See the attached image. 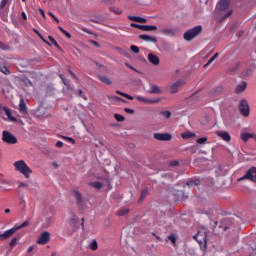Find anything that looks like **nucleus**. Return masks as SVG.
Instances as JSON below:
<instances>
[{
  "mask_svg": "<svg viewBox=\"0 0 256 256\" xmlns=\"http://www.w3.org/2000/svg\"><path fill=\"white\" fill-rule=\"evenodd\" d=\"M14 167L16 171H19V173H22L26 179H29L31 177V173H33V170L29 168L27 163H25L23 160H18L14 162Z\"/></svg>",
  "mask_w": 256,
  "mask_h": 256,
  "instance_id": "f257e3e1",
  "label": "nucleus"
},
{
  "mask_svg": "<svg viewBox=\"0 0 256 256\" xmlns=\"http://www.w3.org/2000/svg\"><path fill=\"white\" fill-rule=\"evenodd\" d=\"M231 227H233V220L224 219L220 222L219 226H214L213 233L214 235H223V232L231 229Z\"/></svg>",
  "mask_w": 256,
  "mask_h": 256,
  "instance_id": "f03ea898",
  "label": "nucleus"
},
{
  "mask_svg": "<svg viewBox=\"0 0 256 256\" xmlns=\"http://www.w3.org/2000/svg\"><path fill=\"white\" fill-rule=\"evenodd\" d=\"M203 33V26H195L194 28L186 31L183 35L185 41H193L195 37H198V35H201Z\"/></svg>",
  "mask_w": 256,
  "mask_h": 256,
  "instance_id": "7ed1b4c3",
  "label": "nucleus"
},
{
  "mask_svg": "<svg viewBox=\"0 0 256 256\" xmlns=\"http://www.w3.org/2000/svg\"><path fill=\"white\" fill-rule=\"evenodd\" d=\"M247 179L248 181H252V183H256V167L253 166L250 169H248L244 176L238 179V181H245Z\"/></svg>",
  "mask_w": 256,
  "mask_h": 256,
  "instance_id": "20e7f679",
  "label": "nucleus"
},
{
  "mask_svg": "<svg viewBox=\"0 0 256 256\" xmlns=\"http://www.w3.org/2000/svg\"><path fill=\"white\" fill-rule=\"evenodd\" d=\"M2 141L4 143H8V145H15V143H17V137H15L11 132L5 130L2 132Z\"/></svg>",
  "mask_w": 256,
  "mask_h": 256,
  "instance_id": "39448f33",
  "label": "nucleus"
},
{
  "mask_svg": "<svg viewBox=\"0 0 256 256\" xmlns=\"http://www.w3.org/2000/svg\"><path fill=\"white\" fill-rule=\"evenodd\" d=\"M239 111L243 117H249L250 109H249V102L247 100L242 99L239 105Z\"/></svg>",
  "mask_w": 256,
  "mask_h": 256,
  "instance_id": "423d86ee",
  "label": "nucleus"
},
{
  "mask_svg": "<svg viewBox=\"0 0 256 256\" xmlns=\"http://www.w3.org/2000/svg\"><path fill=\"white\" fill-rule=\"evenodd\" d=\"M49 241H51V233L45 231L39 236V238L37 240V244L38 245H47V243H49Z\"/></svg>",
  "mask_w": 256,
  "mask_h": 256,
  "instance_id": "0eeeda50",
  "label": "nucleus"
},
{
  "mask_svg": "<svg viewBox=\"0 0 256 256\" xmlns=\"http://www.w3.org/2000/svg\"><path fill=\"white\" fill-rule=\"evenodd\" d=\"M130 26L134 27L135 29H140L141 31H157V26L155 25H141L131 23Z\"/></svg>",
  "mask_w": 256,
  "mask_h": 256,
  "instance_id": "6e6552de",
  "label": "nucleus"
},
{
  "mask_svg": "<svg viewBox=\"0 0 256 256\" xmlns=\"http://www.w3.org/2000/svg\"><path fill=\"white\" fill-rule=\"evenodd\" d=\"M153 137L156 141H171L173 139V135L169 133H154Z\"/></svg>",
  "mask_w": 256,
  "mask_h": 256,
  "instance_id": "1a4fd4ad",
  "label": "nucleus"
},
{
  "mask_svg": "<svg viewBox=\"0 0 256 256\" xmlns=\"http://www.w3.org/2000/svg\"><path fill=\"white\" fill-rule=\"evenodd\" d=\"M185 85V81L177 80L176 82L170 85V93L171 95H175V93L179 92V88Z\"/></svg>",
  "mask_w": 256,
  "mask_h": 256,
  "instance_id": "9d476101",
  "label": "nucleus"
},
{
  "mask_svg": "<svg viewBox=\"0 0 256 256\" xmlns=\"http://www.w3.org/2000/svg\"><path fill=\"white\" fill-rule=\"evenodd\" d=\"M195 239L199 243V245H203V249H207V235L199 232L196 236Z\"/></svg>",
  "mask_w": 256,
  "mask_h": 256,
  "instance_id": "9b49d317",
  "label": "nucleus"
},
{
  "mask_svg": "<svg viewBox=\"0 0 256 256\" xmlns=\"http://www.w3.org/2000/svg\"><path fill=\"white\" fill-rule=\"evenodd\" d=\"M14 233H17V228H11L4 233L0 234V241H5V239H9Z\"/></svg>",
  "mask_w": 256,
  "mask_h": 256,
  "instance_id": "f8f14e48",
  "label": "nucleus"
},
{
  "mask_svg": "<svg viewBox=\"0 0 256 256\" xmlns=\"http://www.w3.org/2000/svg\"><path fill=\"white\" fill-rule=\"evenodd\" d=\"M136 99H137V101H141V103H149L150 105L159 103V101H161V99H159V98L148 99L143 96H137Z\"/></svg>",
  "mask_w": 256,
  "mask_h": 256,
  "instance_id": "ddd939ff",
  "label": "nucleus"
},
{
  "mask_svg": "<svg viewBox=\"0 0 256 256\" xmlns=\"http://www.w3.org/2000/svg\"><path fill=\"white\" fill-rule=\"evenodd\" d=\"M1 109L3 112H5V115H7L9 121H12L13 123H17V118L13 117V114L11 113V109H9L6 106H3V107L0 106V111Z\"/></svg>",
  "mask_w": 256,
  "mask_h": 256,
  "instance_id": "4468645a",
  "label": "nucleus"
},
{
  "mask_svg": "<svg viewBox=\"0 0 256 256\" xmlns=\"http://www.w3.org/2000/svg\"><path fill=\"white\" fill-rule=\"evenodd\" d=\"M148 61L149 63H151L152 65H159V63H161V60L159 59V56L153 54V53H150L148 54Z\"/></svg>",
  "mask_w": 256,
  "mask_h": 256,
  "instance_id": "2eb2a0df",
  "label": "nucleus"
},
{
  "mask_svg": "<svg viewBox=\"0 0 256 256\" xmlns=\"http://www.w3.org/2000/svg\"><path fill=\"white\" fill-rule=\"evenodd\" d=\"M245 89H247V82L242 81L240 84L236 86L234 93H236V95H241V93H243Z\"/></svg>",
  "mask_w": 256,
  "mask_h": 256,
  "instance_id": "dca6fc26",
  "label": "nucleus"
},
{
  "mask_svg": "<svg viewBox=\"0 0 256 256\" xmlns=\"http://www.w3.org/2000/svg\"><path fill=\"white\" fill-rule=\"evenodd\" d=\"M216 135L221 139H223V141H226L227 143L231 141V135H229L227 131H217Z\"/></svg>",
  "mask_w": 256,
  "mask_h": 256,
  "instance_id": "f3484780",
  "label": "nucleus"
},
{
  "mask_svg": "<svg viewBox=\"0 0 256 256\" xmlns=\"http://www.w3.org/2000/svg\"><path fill=\"white\" fill-rule=\"evenodd\" d=\"M139 39H142V41H147V42H150V43H157V37L150 36V35H147V34L139 35Z\"/></svg>",
  "mask_w": 256,
  "mask_h": 256,
  "instance_id": "a211bd4d",
  "label": "nucleus"
},
{
  "mask_svg": "<svg viewBox=\"0 0 256 256\" xmlns=\"http://www.w3.org/2000/svg\"><path fill=\"white\" fill-rule=\"evenodd\" d=\"M148 93H150V95H161L162 90L159 86L157 85H150V90L148 91Z\"/></svg>",
  "mask_w": 256,
  "mask_h": 256,
  "instance_id": "6ab92c4d",
  "label": "nucleus"
},
{
  "mask_svg": "<svg viewBox=\"0 0 256 256\" xmlns=\"http://www.w3.org/2000/svg\"><path fill=\"white\" fill-rule=\"evenodd\" d=\"M229 3H230V0H220L218 2L219 9L221 11H227V9H229Z\"/></svg>",
  "mask_w": 256,
  "mask_h": 256,
  "instance_id": "aec40b11",
  "label": "nucleus"
},
{
  "mask_svg": "<svg viewBox=\"0 0 256 256\" xmlns=\"http://www.w3.org/2000/svg\"><path fill=\"white\" fill-rule=\"evenodd\" d=\"M73 197H75L77 205H81V203H83V195H81V192L74 190Z\"/></svg>",
  "mask_w": 256,
  "mask_h": 256,
  "instance_id": "412c9836",
  "label": "nucleus"
},
{
  "mask_svg": "<svg viewBox=\"0 0 256 256\" xmlns=\"http://www.w3.org/2000/svg\"><path fill=\"white\" fill-rule=\"evenodd\" d=\"M19 111L20 113L27 115V104L25 103L24 99H20Z\"/></svg>",
  "mask_w": 256,
  "mask_h": 256,
  "instance_id": "4be33fe9",
  "label": "nucleus"
},
{
  "mask_svg": "<svg viewBox=\"0 0 256 256\" xmlns=\"http://www.w3.org/2000/svg\"><path fill=\"white\" fill-rule=\"evenodd\" d=\"M129 21H134L136 23H147V19L141 18L139 16H128Z\"/></svg>",
  "mask_w": 256,
  "mask_h": 256,
  "instance_id": "5701e85b",
  "label": "nucleus"
},
{
  "mask_svg": "<svg viewBox=\"0 0 256 256\" xmlns=\"http://www.w3.org/2000/svg\"><path fill=\"white\" fill-rule=\"evenodd\" d=\"M160 33H162V35H168L169 37H173L175 35V30L171 28H164L160 30Z\"/></svg>",
  "mask_w": 256,
  "mask_h": 256,
  "instance_id": "b1692460",
  "label": "nucleus"
},
{
  "mask_svg": "<svg viewBox=\"0 0 256 256\" xmlns=\"http://www.w3.org/2000/svg\"><path fill=\"white\" fill-rule=\"evenodd\" d=\"M149 195V188H143L141 190L140 199L138 200V203H142V201Z\"/></svg>",
  "mask_w": 256,
  "mask_h": 256,
  "instance_id": "393cba45",
  "label": "nucleus"
},
{
  "mask_svg": "<svg viewBox=\"0 0 256 256\" xmlns=\"http://www.w3.org/2000/svg\"><path fill=\"white\" fill-rule=\"evenodd\" d=\"M255 137V134H251V133H242L241 134V139L242 141H244V143H247V141H249V139H253Z\"/></svg>",
  "mask_w": 256,
  "mask_h": 256,
  "instance_id": "a878e982",
  "label": "nucleus"
},
{
  "mask_svg": "<svg viewBox=\"0 0 256 256\" xmlns=\"http://www.w3.org/2000/svg\"><path fill=\"white\" fill-rule=\"evenodd\" d=\"M241 69V63L237 62L229 68V73H235Z\"/></svg>",
  "mask_w": 256,
  "mask_h": 256,
  "instance_id": "bb28decb",
  "label": "nucleus"
},
{
  "mask_svg": "<svg viewBox=\"0 0 256 256\" xmlns=\"http://www.w3.org/2000/svg\"><path fill=\"white\" fill-rule=\"evenodd\" d=\"M48 39L52 43V45H54V47H56V49H59V51H61L63 53V49L61 48V46H59V43H57V40H55V38H53V36H48Z\"/></svg>",
  "mask_w": 256,
  "mask_h": 256,
  "instance_id": "cd10ccee",
  "label": "nucleus"
},
{
  "mask_svg": "<svg viewBox=\"0 0 256 256\" xmlns=\"http://www.w3.org/2000/svg\"><path fill=\"white\" fill-rule=\"evenodd\" d=\"M107 97L110 101H121L122 103H127V101L125 99H123L119 96L108 95Z\"/></svg>",
  "mask_w": 256,
  "mask_h": 256,
  "instance_id": "c85d7f7f",
  "label": "nucleus"
},
{
  "mask_svg": "<svg viewBox=\"0 0 256 256\" xmlns=\"http://www.w3.org/2000/svg\"><path fill=\"white\" fill-rule=\"evenodd\" d=\"M98 79H100V81L106 85H113V82L107 76H98Z\"/></svg>",
  "mask_w": 256,
  "mask_h": 256,
  "instance_id": "c756f323",
  "label": "nucleus"
},
{
  "mask_svg": "<svg viewBox=\"0 0 256 256\" xmlns=\"http://www.w3.org/2000/svg\"><path fill=\"white\" fill-rule=\"evenodd\" d=\"M223 86H218L212 90V95H221L223 93Z\"/></svg>",
  "mask_w": 256,
  "mask_h": 256,
  "instance_id": "7c9ffc66",
  "label": "nucleus"
},
{
  "mask_svg": "<svg viewBox=\"0 0 256 256\" xmlns=\"http://www.w3.org/2000/svg\"><path fill=\"white\" fill-rule=\"evenodd\" d=\"M117 95H121V97H125L126 99H129V101H133V96L125 93V92H121L119 90L116 91Z\"/></svg>",
  "mask_w": 256,
  "mask_h": 256,
  "instance_id": "2f4dec72",
  "label": "nucleus"
},
{
  "mask_svg": "<svg viewBox=\"0 0 256 256\" xmlns=\"http://www.w3.org/2000/svg\"><path fill=\"white\" fill-rule=\"evenodd\" d=\"M99 248V245L97 244V240H92V242L89 244V249L92 251H97Z\"/></svg>",
  "mask_w": 256,
  "mask_h": 256,
  "instance_id": "473e14b6",
  "label": "nucleus"
},
{
  "mask_svg": "<svg viewBox=\"0 0 256 256\" xmlns=\"http://www.w3.org/2000/svg\"><path fill=\"white\" fill-rule=\"evenodd\" d=\"M182 139H191V137H195V133L193 132H185L181 134Z\"/></svg>",
  "mask_w": 256,
  "mask_h": 256,
  "instance_id": "72a5a7b5",
  "label": "nucleus"
},
{
  "mask_svg": "<svg viewBox=\"0 0 256 256\" xmlns=\"http://www.w3.org/2000/svg\"><path fill=\"white\" fill-rule=\"evenodd\" d=\"M21 83H23V85H25V87H33V82H31V80H29V78H23L21 80Z\"/></svg>",
  "mask_w": 256,
  "mask_h": 256,
  "instance_id": "f704fd0d",
  "label": "nucleus"
},
{
  "mask_svg": "<svg viewBox=\"0 0 256 256\" xmlns=\"http://www.w3.org/2000/svg\"><path fill=\"white\" fill-rule=\"evenodd\" d=\"M90 187H93L94 189H103V183L92 182V183H90Z\"/></svg>",
  "mask_w": 256,
  "mask_h": 256,
  "instance_id": "c9c22d12",
  "label": "nucleus"
},
{
  "mask_svg": "<svg viewBox=\"0 0 256 256\" xmlns=\"http://www.w3.org/2000/svg\"><path fill=\"white\" fill-rule=\"evenodd\" d=\"M47 95H53L55 93V87L52 84L48 85L46 88Z\"/></svg>",
  "mask_w": 256,
  "mask_h": 256,
  "instance_id": "e433bc0d",
  "label": "nucleus"
},
{
  "mask_svg": "<svg viewBox=\"0 0 256 256\" xmlns=\"http://www.w3.org/2000/svg\"><path fill=\"white\" fill-rule=\"evenodd\" d=\"M217 57H219V53H216L213 57H211L208 62L204 65V67H209L211 65V63H213V61H215V59H217Z\"/></svg>",
  "mask_w": 256,
  "mask_h": 256,
  "instance_id": "4c0bfd02",
  "label": "nucleus"
},
{
  "mask_svg": "<svg viewBox=\"0 0 256 256\" xmlns=\"http://www.w3.org/2000/svg\"><path fill=\"white\" fill-rule=\"evenodd\" d=\"M0 71L4 75H11V71L9 70V68H7V66H0Z\"/></svg>",
  "mask_w": 256,
  "mask_h": 256,
  "instance_id": "58836bf2",
  "label": "nucleus"
},
{
  "mask_svg": "<svg viewBox=\"0 0 256 256\" xmlns=\"http://www.w3.org/2000/svg\"><path fill=\"white\" fill-rule=\"evenodd\" d=\"M127 213H129V209L125 208V209L119 210L117 212V215H118V217H125V215H127Z\"/></svg>",
  "mask_w": 256,
  "mask_h": 256,
  "instance_id": "ea45409f",
  "label": "nucleus"
},
{
  "mask_svg": "<svg viewBox=\"0 0 256 256\" xmlns=\"http://www.w3.org/2000/svg\"><path fill=\"white\" fill-rule=\"evenodd\" d=\"M114 118L116 119V121H118L119 123L125 121V116L121 115V114H114Z\"/></svg>",
  "mask_w": 256,
  "mask_h": 256,
  "instance_id": "a19ab883",
  "label": "nucleus"
},
{
  "mask_svg": "<svg viewBox=\"0 0 256 256\" xmlns=\"http://www.w3.org/2000/svg\"><path fill=\"white\" fill-rule=\"evenodd\" d=\"M168 241H171V243H173V245H175V243H177V236H175V234H170L168 236Z\"/></svg>",
  "mask_w": 256,
  "mask_h": 256,
  "instance_id": "79ce46f5",
  "label": "nucleus"
},
{
  "mask_svg": "<svg viewBox=\"0 0 256 256\" xmlns=\"http://www.w3.org/2000/svg\"><path fill=\"white\" fill-rule=\"evenodd\" d=\"M0 49H2V51H9V49H11V46L3 42H0Z\"/></svg>",
  "mask_w": 256,
  "mask_h": 256,
  "instance_id": "37998d69",
  "label": "nucleus"
},
{
  "mask_svg": "<svg viewBox=\"0 0 256 256\" xmlns=\"http://www.w3.org/2000/svg\"><path fill=\"white\" fill-rule=\"evenodd\" d=\"M160 115H163V117H165V119H170L171 118V111H169V110L162 111V112H160Z\"/></svg>",
  "mask_w": 256,
  "mask_h": 256,
  "instance_id": "c03bdc74",
  "label": "nucleus"
},
{
  "mask_svg": "<svg viewBox=\"0 0 256 256\" xmlns=\"http://www.w3.org/2000/svg\"><path fill=\"white\" fill-rule=\"evenodd\" d=\"M27 225H29V221H24L21 225L14 226V229H16V231H19V229H23V227H27Z\"/></svg>",
  "mask_w": 256,
  "mask_h": 256,
  "instance_id": "a18cd8bd",
  "label": "nucleus"
},
{
  "mask_svg": "<svg viewBox=\"0 0 256 256\" xmlns=\"http://www.w3.org/2000/svg\"><path fill=\"white\" fill-rule=\"evenodd\" d=\"M117 51L120 53V55H123L124 57H129V52H126L123 48H117Z\"/></svg>",
  "mask_w": 256,
  "mask_h": 256,
  "instance_id": "49530a36",
  "label": "nucleus"
},
{
  "mask_svg": "<svg viewBox=\"0 0 256 256\" xmlns=\"http://www.w3.org/2000/svg\"><path fill=\"white\" fill-rule=\"evenodd\" d=\"M196 143H198L199 145H205V143H207V137L197 139Z\"/></svg>",
  "mask_w": 256,
  "mask_h": 256,
  "instance_id": "de8ad7c7",
  "label": "nucleus"
},
{
  "mask_svg": "<svg viewBox=\"0 0 256 256\" xmlns=\"http://www.w3.org/2000/svg\"><path fill=\"white\" fill-rule=\"evenodd\" d=\"M7 3H9V0H1V3H0L1 11H3V9H5Z\"/></svg>",
  "mask_w": 256,
  "mask_h": 256,
  "instance_id": "09e8293b",
  "label": "nucleus"
},
{
  "mask_svg": "<svg viewBox=\"0 0 256 256\" xmlns=\"http://www.w3.org/2000/svg\"><path fill=\"white\" fill-rule=\"evenodd\" d=\"M15 245H17V237L13 238L10 243H9V247L13 248L15 247Z\"/></svg>",
  "mask_w": 256,
  "mask_h": 256,
  "instance_id": "8fccbe9b",
  "label": "nucleus"
},
{
  "mask_svg": "<svg viewBox=\"0 0 256 256\" xmlns=\"http://www.w3.org/2000/svg\"><path fill=\"white\" fill-rule=\"evenodd\" d=\"M63 139L65 141H69V143H72V145H75V139H73L71 137H67V136H63Z\"/></svg>",
  "mask_w": 256,
  "mask_h": 256,
  "instance_id": "3c124183",
  "label": "nucleus"
},
{
  "mask_svg": "<svg viewBox=\"0 0 256 256\" xmlns=\"http://www.w3.org/2000/svg\"><path fill=\"white\" fill-rule=\"evenodd\" d=\"M110 11H112V13H115V15H121V13H123V11L119 10V9H116L111 7L110 8Z\"/></svg>",
  "mask_w": 256,
  "mask_h": 256,
  "instance_id": "603ef678",
  "label": "nucleus"
},
{
  "mask_svg": "<svg viewBox=\"0 0 256 256\" xmlns=\"http://www.w3.org/2000/svg\"><path fill=\"white\" fill-rule=\"evenodd\" d=\"M104 5H113L115 3V0H101Z\"/></svg>",
  "mask_w": 256,
  "mask_h": 256,
  "instance_id": "864d4df0",
  "label": "nucleus"
},
{
  "mask_svg": "<svg viewBox=\"0 0 256 256\" xmlns=\"http://www.w3.org/2000/svg\"><path fill=\"white\" fill-rule=\"evenodd\" d=\"M124 111H125V113H128L129 115H135V110H133V109L125 108Z\"/></svg>",
  "mask_w": 256,
  "mask_h": 256,
  "instance_id": "5fc2aeb1",
  "label": "nucleus"
},
{
  "mask_svg": "<svg viewBox=\"0 0 256 256\" xmlns=\"http://www.w3.org/2000/svg\"><path fill=\"white\" fill-rule=\"evenodd\" d=\"M64 85L66 86V91H73V88L71 87V85H69V82L64 81Z\"/></svg>",
  "mask_w": 256,
  "mask_h": 256,
  "instance_id": "6e6d98bb",
  "label": "nucleus"
},
{
  "mask_svg": "<svg viewBox=\"0 0 256 256\" xmlns=\"http://www.w3.org/2000/svg\"><path fill=\"white\" fill-rule=\"evenodd\" d=\"M130 49L133 51V53H139V47H137V46H135V45H132L131 47H130Z\"/></svg>",
  "mask_w": 256,
  "mask_h": 256,
  "instance_id": "4d7b16f0",
  "label": "nucleus"
},
{
  "mask_svg": "<svg viewBox=\"0 0 256 256\" xmlns=\"http://www.w3.org/2000/svg\"><path fill=\"white\" fill-rule=\"evenodd\" d=\"M74 49H75V51H77V52H73L74 55H76V57H79V56L83 55V54L81 53V50H79V48L74 47Z\"/></svg>",
  "mask_w": 256,
  "mask_h": 256,
  "instance_id": "13d9d810",
  "label": "nucleus"
},
{
  "mask_svg": "<svg viewBox=\"0 0 256 256\" xmlns=\"http://www.w3.org/2000/svg\"><path fill=\"white\" fill-rule=\"evenodd\" d=\"M232 13H233V11H232V10H229L228 13L225 14V15L222 17L221 21H225V19H227V17H229Z\"/></svg>",
  "mask_w": 256,
  "mask_h": 256,
  "instance_id": "bf43d9fd",
  "label": "nucleus"
},
{
  "mask_svg": "<svg viewBox=\"0 0 256 256\" xmlns=\"http://www.w3.org/2000/svg\"><path fill=\"white\" fill-rule=\"evenodd\" d=\"M48 15H49L50 17H52V19H54V21H56V23H59V18H56L55 14L49 12Z\"/></svg>",
  "mask_w": 256,
  "mask_h": 256,
  "instance_id": "052dcab7",
  "label": "nucleus"
},
{
  "mask_svg": "<svg viewBox=\"0 0 256 256\" xmlns=\"http://www.w3.org/2000/svg\"><path fill=\"white\" fill-rule=\"evenodd\" d=\"M90 43H91L92 45H94V47H98V48L101 47V45H100L99 42H97V41L91 40Z\"/></svg>",
  "mask_w": 256,
  "mask_h": 256,
  "instance_id": "680f3d73",
  "label": "nucleus"
},
{
  "mask_svg": "<svg viewBox=\"0 0 256 256\" xmlns=\"http://www.w3.org/2000/svg\"><path fill=\"white\" fill-rule=\"evenodd\" d=\"M33 31H34V33H36V35H38V37L42 40L44 37H43V35H41L40 33H39V30H37V29H33Z\"/></svg>",
  "mask_w": 256,
  "mask_h": 256,
  "instance_id": "e2e57ef3",
  "label": "nucleus"
},
{
  "mask_svg": "<svg viewBox=\"0 0 256 256\" xmlns=\"http://www.w3.org/2000/svg\"><path fill=\"white\" fill-rule=\"evenodd\" d=\"M186 185H188L189 187H193V186H195V182H194V180H189V181L186 183Z\"/></svg>",
  "mask_w": 256,
  "mask_h": 256,
  "instance_id": "0e129e2a",
  "label": "nucleus"
},
{
  "mask_svg": "<svg viewBox=\"0 0 256 256\" xmlns=\"http://www.w3.org/2000/svg\"><path fill=\"white\" fill-rule=\"evenodd\" d=\"M63 35H65L68 39H71V33L64 31Z\"/></svg>",
  "mask_w": 256,
  "mask_h": 256,
  "instance_id": "69168bd1",
  "label": "nucleus"
},
{
  "mask_svg": "<svg viewBox=\"0 0 256 256\" xmlns=\"http://www.w3.org/2000/svg\"><path fill=\"white\" fill-rule=\"evenodd\" d=\"M19 187H20V188H21V187H29V184L24 183V182H20V183H19Z\"/></svg>",
  "mask_w": 256,
  "mask_h": 256,
  "instance_id": "338daca9",
  "label": "nucleus"
},
{
  "mask_svg": "<svg viewBox=\"0 0 256 256\" xmlns=\"http://www.w3.org/2000/svg\"><path fill=\"white\" fill-rule=\"evenodd\" d=\"M56 147H59V148L63 147V143L61 141H58L56 143Z\"/></svg>",
  "mask_w": 256,
  "mask_h": 256,
  "instance_id": "774afa93",
  "label": "nucleus"
}]
</instances>
